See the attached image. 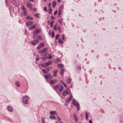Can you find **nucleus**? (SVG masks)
Here are the masks:
<instances>
[{"label": "nucleus", "instance_id": "obj_15", "mask_svg": "<svg viewBox=\"0 0 123 123\" xmlns=\"http://www.w3.org/2000/svg\"><path fill=\"white\" fill-rule=\"evenodd\" d=\"M33 24V22L31 21L27 22L26 23V25L27 26H31Z\"/></svg>", "mask_w": 123, "mask_h": 123}, {"label": "nucleus", "instance_id": "obj_20", "mask_svg": "<svg viewBox=\"0 0 123 123\" xmlns=\"http://www.w3.org/2000/svg\"><path fill=\"white\" fill-rule=\"evenodd\" d=\"M27 6L29 9L32 8V5L30 4V3H27Z\"/></svg>", "mask_w": 123, "mask_h": 123}, {"label": "nucleus", "instance_id": "obj_49", "mask_svg": "<svg viewBox=\"0 0 123 123\" xmlns=\"http://www.w3.org/2000/svg\"><path fill=\"white\" fill-rule=\"evenodd\" d=\"M51 3H49V4L48 6L49 8H50V7H51Z\"/></svg>", "mask_w": 123, "mask_h": 123}, {"label": "nucleus", "instance_id": "obj_13", "mask_svg": "<svg viewBox=\"0 0 123 123\" xmlns=\"http://www.w3.org/2000/svg\"><path fill=\"white\" fill-rule=\"evenodd\" d=\"M71 81V78H68L66 80V82L67 84H69L70 83Z\"/></svg>", "mask_w": 123, "mask_h": 123}, {"label": "nucleus", "instance_id": "obj_1", "mask_svg": "<svg viewBox=\"0 0 123 123\" xmlns=\"http://www.w3.org/2000/svg\"><path fill=\"white\" fill-rule=\"evenodd\" d=\"M64 87L62 85H60V84L57 85L56 86H55L53 88L55 90L58 89L59 92H62L63 89Z\"/></svg>", "mask_w": 123, "mask_h": 123}, {"label": "nucleus", "instance_id": "obj_36", "mask_svg": "<svg viewBox=\"0 0 123 123\" xmlns=\"http://www.w3.org/2000/svg\"><path fill=\"white\" fill-rule=\"evenodd\" d=\"M59 43L61 44H62L63 43V42L62 41L61 39H59L58 40Z\"/></svg>", "mask_w": 123, "mask_h": 123}, {"label": "nucleus", "instance_id": "obj_44", "mask_svg": "<svg viewBox=\"0 0 123 123\" xmlns=\"http://www.w3.org/2000/svg\"><path fill=\"white\" fill-rule=\"evenodd\" d=\"M52 37H54V34L53 31L52 33Z\"/></svg>", "mask_w": 123, "mask_h": 123}, {"label": "nucleus", "instance_id": "obj_53", "mask_svg": "<svg viewBox=\"0 0 123 123\" xmlns=\"http://www.w3.org/2000/svg\"><path fill=\"white\" fill-rule=\"evenodd\" d=\"M42 122H45L44 118V117H43L42 118Z\"/></svg>", "mask_w": 123, "mask_h": 123}, {"label": "nucleus", "instance_id": "obj_50", "mask_svg": "<svg viewBox=\"0 0 123 123\" xmlns=\"http://www.w3.org/2000/svg\"><path fill=\"white\" fill-rule=\"evenodd\" d=\"M77 68L78 69H80L81 68V66H80L78 65L77 66Z\"/></svg>", "mask_w": 123, "mask_h": 123}, {"label": "nucleus", "instance_id": "obj_31", "mask_svg": "<svg viewBox=\"0 0 123 123\" xmlns=\"http://www.w3.org/2000/svg\"><path fill=\"white\" fill-rule=\"evenodd\" d=\"M22 9L23 10L24 12H26V11H27V10H26V8H25L24 6H22Z\"/></svg>", "mask_w": 123, "mask_h": 123}, {"label": "nucleus", "instance_id": "obj_47", "mask_svg": "<svg viewBox=\"0 0 123 123\" xmlns=\"http://www.w3.org/2000/svg\"><path fill=\"white\" fill-rule=\"evenodd\" d=\"M52 61L51 60H50L48 62V63H49V64L50 65V64H52Z\"/></svg>", "mask_w": 123, "mask_h": 123}, {"label": "nucleus", "instance_id": "obj_28", "mask_svg": "<svg viewBox=\"0 0 123 123\" xmlns=\"http://www.w3.org/2000/svg\"><path fill=\"white\" fill-rule=\"evenodd\" d=\"M15 84L17 87H18L20 86V83L18 81H16L15 82Z\"/></svg>", "mask_w": 123, "mask_h": 123}, {"label": "nucleus", "instance_id": "obj_17", "mask_svg": "<svg viewBox=\"0 0 123 123\" xmlns=\"http://www.w3.org/2000/svg\"><path fill=\"white\" fill-rule=\"evenodd\" d=\"M36 27V25H33L32 26H30L29 28V29L31 30H32L35 29Z\"/></svg>", "mask_w": 123, "mask_h": 123}, {"label": "nucleus", "instance_id": "obj_26", "mask_svg": "<svg viewBox=\"0 0 123 123\" xmlns=\"http://www.w3.org/2000/svg\"><path fill=\"white\" fill-rule=\"evenodd\" d=\"M54 22V21L52 20L50 23V25L51 27L52 28L53 26V24Z\"/></svg>", "mask_w": 123, "mask_h": 123}, {"label": "nucleus", "instance_id": "obj_18", "mask_svg": "<svg viewBox=\"0 0 123 123\" xmlns=\"http://www.w3.org/2000/svg\"><path fill=\"white\" fill-rule=\"evenodd\" d=\"M56 2L54 0L52 1V7L53 8L55 7L56 6Z\"/></svg>", "mask_w": 123, "mask_h": 123}, {"label": "nucleus", "instance_id": "obj_56", "mask_svg": "<svg viewBox=\"0 0 123 123\" xmlns=\"http://www.w3.org/2000/svg\"><path fill=\"white\" fill-rule=\"evenodd\" d=\"M85 117H88V114L86 113L85 114Z\"/></svg>", "mask_w": 123, "mask_h": 123}, {"label": "nucleus", "instance_id": "obj_41", "mask_svg": "<svg viewBox=\"0 0 123 123\" xmlns=\"http://www.w3.org/2000/svg\"><path fill=\"white\" fill-rule=\"evenodd\" d=\"M61 11L60 10H59L58 12V15L59 16H60V15L61 13Z\"/></svg>", "mask_w": 123, "mask_h": 123}, {"label": "nucleus", "instance_id": "obj_55", "mask_svg": "<svg viewBox=\"0 0 123 123\" xmlns=\"http://www.w3.org/2000/svg\"><path fill=\"white\" fill-rule=\"evenodd\" d=\"M64 35H62V38L63 40H64Z\"/></svg>", "mask_w": 123, "mask_h": 123}, {"label": "nucleus", "instance_id": "obj_16", "mask_svg": "<svg viewBox=\"0 0 123 123\" xmlns=\"http://www.w3.org/2000/svg\"><path fill=\"white\" fill-rule=\"evenodd\" d=\"M57 66L58 68L61 69H63L64 67V65L62 64H57Z\"/></svg>", "mask_w": 123, "mask_h": 123}, {"label": "nucleus", "instance_id": "obj_21", "mask_svg": "<svg viewBox=\"0 0 123 123\" xmlns=\"http://www.w3.org/2000/svg\"><path fill=\"white\" fill-rule=\"evenodd\" d=\"M25 19L28 20H32L33 19V18L32 17H30L29 16L26 17Z\"/></svg>", "mask_w": 123, "mask_h": 123}, {"label": "nucleus", "instance_id": "obj_27", "mask_svg": "<svg viewBox=\"0 0 123 123\" xmlns=\"http://www.w3.org/2000/svg\"><path fill=\"white\" fill-rule=\"evenodd\" d=\"M50 117L52 120H55L56 119L55 117L54 116H50Z\"/></svg>", "mask_w": 123, "mask_h": 123}, {"label": "nucleus", "instance_id": "obj_63", "mask_svg": "<svg viewBox=\"0 0 123 123\" xmlns=\"http://www.w3.org/2000/svg\"><path fill=\"white\" fill-rule=\"evenodd\" d=\"M39 59L38 58H37L36 59V60L37 61H38L39 60Z\"/></svg>", "mask_w": 123, "mask_h": 123}, {"label": "nucleus", "instance_id": "obj_32", "mask_svg": "<svg viewBox=\"0 0 123 123\" xmlns=\"http://www.w3.org/2000/svg\"><path fill=\"white\" fill-rule=\"evenodd\" d=\"M63 7V6L62 5H61L59 8V10L62 11Z\"/></svg>", "mask_w": 123, "mask_h": 123}, {"label": "nucleus", "instance_id": "obj_10", "mask_svg": "<svg viewBox=\"0 0 123 123\" xmlns=\"http://www.w3.org/2000/svg\"><path fill=\"white\" fill-rule=\"evenodd\" d=\"M72 103L73 105L75 106H77L79 104L76 101L75 99H73L72 101Z\"/></svg>", "mask_w": 123, "mask_h": 123}, {"label": "nucleus", "instance_id": "obj_7", "mask_svg": "<svg viewBox=\"0 0 123 123\" xmlns=\"http://www.w3.org/2000/svg\"><path fill=\"white\" fill-rule=\"evenodd\" d=\"M51 76V74L50 73H49L47 74H45L44 75V77L47 80H48L49 79V78Z\"/></svg>", "mask_w": 123, "mask_h": 123}, {"label": "nucleus", "instance_id": "obj_58", "mask_svg": "<svg viewBox=\"0 0 123 123\" xmlns=\"http://www.w3.org/2000/svg\"><path fill=\"white\" fill-rule=\"evenodd\" d=\"M63 84L64 85V86L65 87H66V86H67L64 83H63Z\"/></svg>", "mask_w": 123, "mask_h": 123}, {"label": "nucleus", "instance_id": "obj_19", "mask_svg": "<svg viewBox=\"0 0 123 123\" xmlns=\"http://www.w3.org/2000/svg\"><path fill=\"white\" fill-rule=\"evenodd\" d=\"M60 61V60L59 58H57L56 59L54 62V63H55L57 64L59 63Z\"/></svg>", "mask_w": 123, "mask_h": 123}, {"label": "nucleus", "instance_id": "obj_3", "mask_svg": "<svg viewBox=\"0 0 123 123\" xmlns=\"http://www.w3.org/2000/svg\"><path fill=\"white\" fill-rule=\"evenodd\" d=\"M48 48H44L41 50L39 51L38 52L40 53L41 55L43 56H45L46 55H43V53H45L47 50Z\"/></svg>", "mask_w": 123, "mask_h": 123}, {"label": "nucleus", "instance_id": "obj_5", "mask_svg": "<svg viewBox=\"0 0 123 123\" xmlns=\"http://www.w3.org/2000/svg\"><path fill=\"white\" fill-rule=\"evenodd\" d=\"M40 32V29H35L33 32V33L36 34Z\"/></svg>", "mask_w": 123, "mask_h": 123}, {"label": "nucleus", "instance_id": "obj_51", "mask_svg": "<svg viewBox=\"0 0 123 123\" xmlns=\"http://www.w3.org/2000/svg\"><path fill=\"white\" fill-rule=\"evenodd\" d=\"M57 12V11L56 10L55 11L54 13V14L55 15L56 14Z\"/></svg>", "mask_w": 123, "mask_h": 123}, {"label": "nucleus", "instance_id": "obj_61", "mask_svg": "<svg viewBox=\"0 0 123 123\" xmlns=\"http://www.w3.org/2000/svg\"><path fill=\"white\" fill-rule=\"evenodd\" d=\"M60 82L61 83H62V84H63V83H64L63 81L62 80H61L60 81Z\"/></svg>", "mask_w": 123, "mask_h": 123}, {"label": "nucleus", "instance_id": "obj_12", "mask_svg": "<svg viewBox=\"0 0 123 123\" xmlns=\"http://www.w3.org/2000/svg\"><path fill=\"white\" fill-rule=\"evenodd\" d=\"M57 81V80L56 79H54V80H51L49 82V83L50 84H54Z\"/></svg>", "mask_w": 123, "mask_h": 123}, {"label": "nucleus", "instance_id": "obj_62", "mask_svg": "<svg viewBox=\"0 0 123 123\" xmlns=\"http://www.w3.org/2000/svg\"><path fill=\"white\" fill-rule=\"evenodd\" d=\"M59 22L60 23V25H61L62 24V22L61 20H59Z\"/></svg>", "mask_w": 123, "mask_h": 123}, {"label": "nucleus", "instance_id": "obj_54", "mask_svg": "<svg viewBox=\"0 0 123 123\" xmlns=\"http://www.w3.org/2000/svg\"><path fill=\"white\" fill-rule=\"evenodd\" d=\"M57 120L58 121H60L61 120V119L59 117H57Z\"/></svg>", "mask_w": 123, "mask_h": 123}, {"label": "nucleus", "instance_id": "obj_23", "mask_svg": "<svg viewBox=\"0 0 123 123\" xmlns=\"http://www.w3.org/2000/svg\"><path fill=\"white\" fill-rule=\"evenodd\" d=\"M73 98L72 95L71 94H70V97L69 98L67 99V102H69Z\"/></svg>", "mask_w": 123, "mask_h": 123}, {"label": "nucleus", "instance_id": "obj_40", "mask_svg": "<svg viewBox=\"0 0 123 123\" xmlns=\"http://www.w3.org/2000/svg\"><path fill=\"white\" fill-rule=\"evenodd\" d=\"M37 36L36 34H35V35H33V38H37Z\"/></svg>", "mask_w": 123, "mask_h": 123}, {"label": "nucleus", "instance_id": "obj_45", "mask_svg": "<svg viewBox=\"0 0 123 123\" xmlns=\"http://www.w3.org/2000/svg\"><path fill=\"white\" fill-rule=\"evenodd\" d=\"M43 10L47 12V7L46 6H45L43 8Z\"/></svg>", "mask_w": 123, "mask_h": 123}, {"label": "nucleus", "instance_id": "obj_33", "mask_svg": "<svg viewBox=\"0 0 123 123\" xmlns=\"http://www.w3.org/2000/svg\"><path fill=\"white\" fill-rule=\"evenodd\" d=\"M77 107V110L79 111L80 110V105L79 104V105H77V106H76Z\"/></svg>", "mask_w": 123, "mask_h": 123}, {"label": "nucleus", "instance_id": "obj_37", "mask_svg": "<svg viewBox=\"0 0 123 123\" xmlns=\"http://www.w3.org/2000/svg\"><path fill=\"white\" fill-rule=\"evenodd\" d=\"M37 39H39L40 40H41L42 39V38L40 36H37Z\"/></svg>", "mask_w": 123, "mask_h": 123}, {"label": "nucleus", "instance_id": "obj_46", "mask_svg": "<svg viewBox=\"0 0 123 123\" xmlns=\"http://www.w3.org/2000/svg\"><path fill=\"white\" fill-rule=\"evenodd\" d=\"M52 61L51 60H50L48 62V63H49V64L50 65V64H52Z\"/></svg>", "mask_w": 123, "mask_h": 123}, {"label": "nucleus", "instance_id": "obj_24", "mask_svg": "<svg viewBox=\"0 0 123 123\" xmlns=\"http://www.w3.org/2000/svg\"><path fill=\"white\" fill-rule=\"evenodd\" d=\"M64 73V70L63 69H61V71L60 72V73L62 76H63L64 75L63 73Z\"/></svg>", "mask_w": 123, "mask_h": 123}, {"label": "nucleus", "instance_id": "obj_42", "mask_svg": "<svg viewBox=\"0 0 123 123\" xmlns=\"http://www.w3.org/2000/svg\"><path fill=\"white\" fill-rule=\"evenodd\" d=\"M56 24L54 26V29L55 31H56L57 30V29L56 28Z\"/></svg>", "mask_w": 123, "mask_h": 123}, {"label": "nucleus", "instance_id": "obj_29", "mask_svg": "<svg viewBox=\"0 0 123 123\" xmlns=\"http://www.w3.org/2000/svg\"><path fill=\"white\" fill-rule=\"evenodd\" d=\"M60 36V35L59 34H57L56 35L55 37V39L57 40L58 39Z\"/></svg>", "mask_w": 123, "mask_h": 123}, {"label": "nucleus", "instance_id": "obj_6", "mask_svg": "<svg viewBox=\"0 0 123 123\" xmlns=\"http://www.w3.org/2000/svg\"><path fill=\"white\" fill-rule=\"evenodd\" d=\"M50 67L47 68L46 70L44 69H43L42 70L44 74H47L49 72V70Z\"/></svg>", "mask_w": 123, "mask_h": 123}, {"label": "nucleus", "instance_id": "obj_64", "mask_svg": "<svg viewBox=\"0 0 123 123\" xmlns=\"http://www.w3.org/2000/svg\"><path fill=\"white\" fill-rule=\"evenodd\" d=\"M61 1V0H57V1L58 3H60Z\"/></svg>", "mask_w": 123, "mask_h": 123}, {"label": "nucleus", "instance_id": "obj_2", "mask_svg": "<svg viewBox=\"0 0 123 123\" xmlns=\"http://www.w3.org/2000/svg\"><path fill=\"white\" fill-rule=\"evenodd\" d=\"M29 99V97L28 96H25L23 98L22 102L24 104H27L28 103V101Z\"/></svg>", "mask_w": 123, "mask_h": 123}, {"label": "nucleus", "instance_id": "obj_14", "mask_svg": "<svg viewBox=\"0 0 123 123\" xmlns=\"http://www.w3.org/2000/svg\"><path fill=\"white\" fill-rule=\"evenodd\" d=\"M73 116L75 122H78V120L77 118V115H76L75 113H74V114Z\"/></svg>", "mask_w": 123, "mask_h": 123}, {"label": "nucleus", "instance_id": "obj_43", "mask_svg": "<svg viewBox=\"0 0 123 123\" xmlns=\"http://www.w3.org/2000/svg\"><path fill=\"white\" fill-rule=\"evenodd\" d=\"M45 63V65L46 66V67H47V66H49V65H50V64H49V63H48V62H47L46 63Z\"/></svg>", "mask_w": 123, "mask_h": 123}, {"label": "nucleus", "instance_id": "obj_60", "mask_svg": "<svg viewBox=\"0 0 123 123\" xmlns=\"http://www.w3.org/2000/svg\"><path fill=\"white\" fill-rule=\"evenodd\" d=\"M89 123H92V121L91 120H90L89 121Z\"/></svg>", "mask_w": 123, "mask_h": 123}, {"label": "nucleus", "instance_id": "obj_39", "mask_svg": "<svg viewBox=\"0 0 123 123\" xmlns=\"http://www.w3.org/2000/svg\"><path fill=\"white\" fill-rule=\"evenodd\" d=\"M41 65L43 67H46V66L45 65V63H44V64H42Z\"/></svg>", "mask_w": 123, "mask_h": 123}, {"label": "nucleus", "instance_id": "obj_30", "mask_svg": "<svg viewBox=\"0 0 123 123\" xmlns=\"http://www.w3.org/2000/svg\"><path fill=\"white\" fill-rule=\"evenodd\" d=\"M48 57H43L42 58V60L43 61H45L47 59H48Z\"/></svg>", "mask_w": 123, "mask_h": 123}, {"label": "nucleus", "instance_id": "obj_4", "mask_svg": "<svg viewBox=\"0 0 123 123\" xmlns=\"http://www.w3.org/2000/svg\"><path fill=\"white\" fill-rule=\"evenodd\" d=\"M39 42V41L37 40H36L32 41L31 44L32 45H35Z\"/></svg>", "mask_w": 123, "mask_h": 123}, {"label": "nucleus", "instance_id": "obj_38", "mask_svg": "<svg viewBox=\"0 0 123 123\" xmlns=\"http://www.w3.org/2000/svg\"><path fill=\"white\" fill-rule=\"evenodd\" d=\"M48 56H49V57H48V59H50L52 58V56L51 55L49 54V55Z\"/></svg>", "mask_w": 123, "mask_h": 123}, {"label": "nucleus", "instance_id": "obj_8", "mask_svg": "<svg viewBox=\"0 0 123 123\" xmlns=\"http://www.w3.org/2000/svg\"><path fill=\"white\" fill-rule=\"evenodd\" d=\"M44 44L43 43H41L37 47V48L38 49H39L41 48L44 46Z\"/></svg>", "mask_w": 123, "mask_h": 123}, {"label": "nucleus", "instance_id": "obj_22", "mask_svg": "<svg viewBox=\"0 0 123 123\" xmlns=\"http://www.w3.org/2000/svg\"><path fill=\"white\" fill-rule=\"evenodd\" d=\"M50 114L51 115H57L55 111H51L50 112Z\"/></svg>", "mask_w": 123, "mask_h": 123}, {"label": "nucleus", "instance_id": "obj_9", "mask_svg": "<svg viewBox=\"0 0 123 123\" xmlns=\"http://www.w3.org/2000/svg\"><path fill=\"white\" fill-rule=\"evenodd\" d=\"M69 93L70 92H69L67 90H66L63 92L62 93V95L64 96H65Z\"/></svg>", "mask_w": 123, "mask_h": 123}, {"label": "nucleus", "instance_id": "obj_25", "mask_svg": "<svg viewBox=\"0 0 123 123\" xmlns=\"http://www.w3.org/2000/svg\"><path fill=\"white\" fill-rule=\"evenodd\" d=\"M48 11L49 12V13L50 14H51L52 13V10L51 9V7H50L49 8V9L48 10Z\"/></svg>", "mask_w": 123, "mask_h": 123}, {"label": "nucleus", "instance_id": "obj_35", "mask_svg": "<svg viewBox=\"0 0 123 123\" xmlns=\"http://www.w3.org/2000/svg\"><path fill=\"white\" fill-rule=\"evenodd\" d=\"M58 72V70L57 69H55L53 71V74H56Z\"/></svg>", "mask_w": 123, "mask_h": 123}, {"label": "nucleus", "instance_id": "obj_52", "mask_svg": "<svg viewBox=\"0 0 123 123\" xmlns=\"http://www.w3.org/2000/svg\"><path fill=\"white\" fill-rule=\"evenodd\" d=\"M27 12H24V15L25 16H26L27 15Z\"/></svg>", "mask_w": 123, "mask_h": 123}, {"label": "nucleus", "instance_id": "obj_11", "mask_svg": "<svg viewBox=\"0 0 123 123\" xmlns=\"http://www.w3.org/2000/svg\"><path fill=\"white\" fill-rule=\"evenodd\" d=\"M7 109L8 111L12 112L13 111V109L12 107L8 105L7 107Z\"/></svg>", "mask_w": 123, "mask_h": 123}, {"label": "nucleus", "instance_id": "obj_34", "mask_svg": "<svg viewBox=\"0 0 123 123\" xmlns=\"http://www.w3.org/2000/svg\"><path fill=\"white\" fill-rule=\"evenodd\" d=\"M58 30L60 32H61L62 31V30L60 27V26H59L58 28Z\"/></svg>", "mask_w": 123, "mask_h": 123}, {"label": "nucleus", "instance_id": "obj_48", "mask_svg": "<svg viewBox=\"0 0 123 123\" xmlns=\"http://www.w3.org/2000/svg\"><path fill=\"white\" fill-rule=\"evenodd\" d=\"M35 16L37 17L38 18L39 14L36 13L35 15Z\"/></svg>", "mask_w": 123, "mask_h": 123}, {"label": "nucleus", "instance_id": "obj_59", "mask_svg": "<svg viewBox=\"0 0 123 123\" xmlns=\"http://www.w3.org/2000/svg\"><path fill=\"white\" fill-rule=\"evenodd\" d=\"M55 18L53 16H51V19H54Z\"/></svg>", "mask_w": 123, "mask_h": 123}, {"label": "nucleus", "instance_id": "obj_57", "mask_svg": "<svg viewBox=\"0 0 123 123\" xmlns=\"http://www.w3.org/2000/svg\"><path fill=\"white\" fill-rule=\"evenodd\" d=\"M53 76H54V77H56L57 76V75H56V74H53Z\"/></svg>", "mask_w": 123, "mask_h": 123}]
</instances>
